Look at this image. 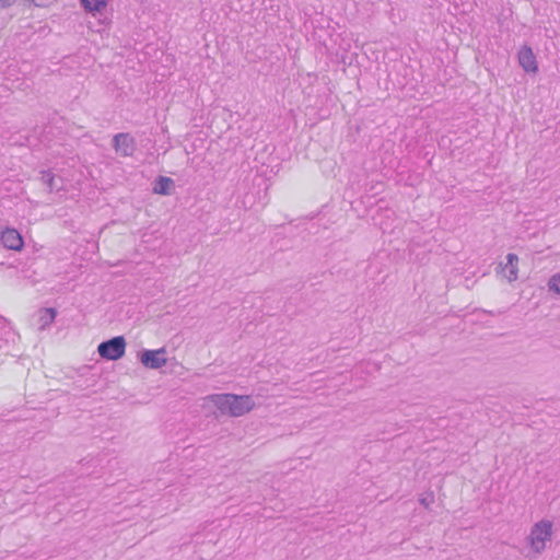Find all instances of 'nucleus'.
<instances>
[{
    "mask_svg": "<svg viewBox=\"0 0 560 560\" xmlns=\"http://www.w3.org/2000/svg\"><path fill=\"white\" fill-rule=\"evenodd\" d=\"M517 59L520 66L525 72L534 74L538 72V63L536 60V56L529 46L523 45L520 48Z\"/></svg>",
    "mask_w": 560,
    "mask_h": 560,
    "instance_id": "423d86ee",
    "label": "nucleus"
},
{
    "mask_svg": "<svg viewBox=\"0 0 560 560\" xmlns=\"http://www.w3.org/2000/svg\"><path fill=\"white\" fill-rule=\"evenodd\" d=\"M553 535V524L549 520L536 522L529 530L525 541L528 550L527 556L538 557L545 552L547 546L551 542Z\"/></svg>",
    "mask_w": 560,
    "mask_h": 560,
    "instance_id": "f03ea898",
    "label": "nucleus"
},
{
    "mask_svg": "<svg viewBox=\"0 0 560 560\" xmlns=\"http://www.w3.org/2000/svg\"><path fill=\"white\" fill-rule=\"evenodd\" d=\"M57 312L55 308H44L40 311L39 323L40 329L44 330L46 327L51 325L56 318Z\"/></svg>",
    "mask_w": 560,
    "mask_h": 560,
    "instance_id": "9b49d317",
    "label": "nucleus"
},
{
    "mask_svg": "<svg viewBox=\"0 0 560 560\" xmlns=\"http://www.w3.org/2000/svg\"><path fill=\"white\" fill-rule=\"evenodd\" d=\"M115 151L121 156H131L136 150V140L129 133H117L113 139Z\"/></svg>",
    "mask_w": 560,
    "mask_h": 560,
    "instance_id": "39448f33",
    "label": "nucleus"
},
{
    "mask_svg": "<svg viewBox=\"0 0 560 560\" xmlns=\"http://www.w3.org/2000/svg\"><path fill=\"white\" fill-rule=\"evenodd\" d=\"M434 501V494L433 492H428L425 494H422L420 498H419V502L421 505H423L425 509H430L431 504L433 503Z\"/></svg>",
    "mask_w": 560,
    "mask_h": 560,
    "instance_id": "4468645a",
    "label": "nucleus"
},
{
    "mask_svg": "<svg viewBox=\"0 0 560 560\" xmlns=\"http://www.w3.org/2000/svg\"><path fill=\"white\" fill-rule=\"evenodd\" d=\"M32 2L36 5V7H46V3L44 2V0H32Z\"/></svg>",
    "mask_w": 560,
    "mask_h": 560,
    "instance_id": "dca6fc26",
    "label": "nucleus"
},
{
    "mask_svg": "<svg viewBox=\"0 0 560 560\" xmlns=\"http://www.w3.org/2000/svg\"><path fill=\"white\" fill-rule=\"evenodd\" d=\"M221 416L241 417L254 409L255 402L250 396L234 394H213L206 398Z\"/></svg>",
    "mask_w": 560,
    "mask_h": 560,
    "instance_id": "f257e3e1",
    "label": "nucleus"
},
{
    "mask_svg": "<svg viewBox=\"0 0 560 560\" xmlns=\"http://www.w3.org/2000/svg\"><path fill=\"white\" fill-rule=\"evenodd\" d=\"M80 2L84 10L93 15L102 13L107 7V0H80Z\"/></svg>",
    "mask_w": 560,
    "mask_h": 560,
    "instance_id": "9d476101",
    "label": "nucleus"
},
{
    "mask_svg": "<svg viewBox=\"0 0 560 560\" xmlns=\"http://www.w3.org/2000/svg\"><path fill=\"white\" fill-rule=\"evenodd\" d=\"M174 187V180L171 177L159 176L153 186V192L156 195H171Z\"/></svg>",
    "mask_w": 560,
    "mask_h": 560,
    "instance_id": "1a4fd4ad",
    "label": "nucleus"
},
{
    "mask_svg": "<svg viewBox=\"0 0 560 560\" xmlns=\"http://www.w3.org/2000/svg\"><path fill=\"white\" fill-rule=\"evenodd\" d=\"M502 275L510 282H513L518 277V257L510 253L506 256V264L502 267Z\"/></svg>",
    "mask_w": 560,
    "mask_h": 560,
    "instance_id": "6e6552de",
    "label": "nucleus"
},
{
    "mask_svg": "<svg viewBox=\"0 0 560 560\" xmlns=\"http://www.w3.org/2000/svg\"><path fill=\"white\" fill-rule=\"evenodd\" d=\"M97 352L103 359L110 361L119 360L126 352V339L124 336H117L103 341L98 345Z\"/></svg>",
    "mask_w": 560,
    "mask_h": 560,
    "instance_id": "7ed1b4c3",
    "label": "nucleus"
},
{
    "mask_svg": "<svg viewBox=\"0 0 560 560\" xmlns=\"http://www.w3.org/2000/svg\"><path fill=\"white\" fill-rule=\"evenodd\" d=\"M165 354V348H160L156 350H144L140 354V362L147 369L158 370L167 363V358Z\"/></svg>",
    "mask_w": 560,
    "mask_h": 560,
    "instance_id": "20e7f679",
    "label": "nucleus"
},
{
    "mask_svg": "<svg viewBox=\"0 0 560 560\" xmlns=\"http://www.w3.org/2000/svg\"><path fill=\"white\" fill-rule=\"evenodd\" d=\"M16 0H0V9H5L15 3Z\"/></svg>",
    "mask_w": 560,
    "mask_h": 560,
    "instance_id": "2eb2a0df",
    "label": "nucleus"
},
{
    "mask_svg": "<svg viewBox=\"0 0 560 560\" xmlns=\"http://www.w3.org/2000/svg\"><path fill=\"white\" fill-rule=\"evenodd\" d=\"M547 288L549 292L560 295V271L548 279Z\"/></svg>",
    "mask_w": 560,
    "mask_h": 560,
    "instance_id": "f8f14e48",
    "label": "nucleus"
},
{
    "mask_svg": "<svg viewBox=\"0 0 560 560\" xmlns=\"http://www.w3.org/2000/svg\"><path fill=\"white\" fill-rule=\"evenodd\" d=\"M42 180L48 186L50 191L55 189V176L51 172H42Z\"/></svg>",
    "mask_w": 560,
    "mask_h": 560,
    "instance_id": "ddd939ff",
    "label": "nucleus"
},
{
    "mask_svg": "<svg viewBox=\"0 0 560 560\" xmlns=\"http://www.w3.org/2000/svg\"><path fill=\"white\" fill-rule=\"evenodd\" d=\"M0 238L3 246L12 250H21L24 244L21 234L15 229L4 230Z\"/></svg>",
    "mask_w": 560,
    "mask_h": 560,
    "instance_id": "0eeeda50",
    "label": "nucleus"
}]
</instances>
